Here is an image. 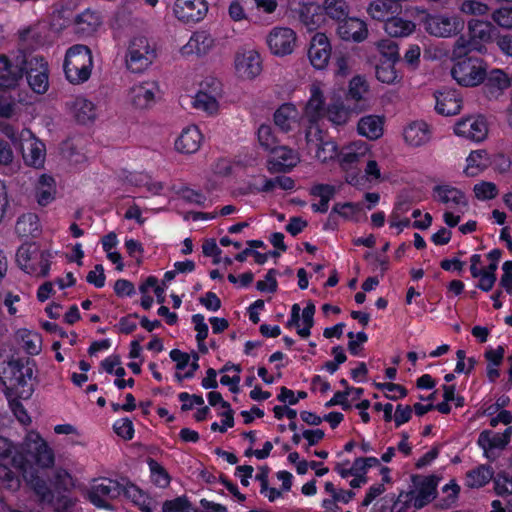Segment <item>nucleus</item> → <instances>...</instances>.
Wrapping results in <instances>:
<instances>
[{
    "label": "nucleus",
    "mask_w": 512,
    "mask_h": 512,
    "mask_svg": "<svg viewBox=\"0 0 512 512\" xmlns=\"http://www.w3.org/2000/svg\"><path fill=\"white\" fill-rule=\"evenodd\" d=\"M158 84L154 81H145L133 85L128 92V100L136 109H148L155 103Z\"/></svg>",
    "instance_id": "11"
},
{
    "label": "nucleus",
    "mask_w": 512,
    "mask_h": 512,
    "mask_svg": "<svg viewBox=\"0 0 512 512\" xmlns=\"http://www.w3.org/2000/svg\"><path fill=\"white\" fill-rule=\"evenodd\" d=\"M359 134L370 140H376L383 134V119L377 115H368L358 121Z\"/></svg>",
    "instance_id": "32"
},
{
    "label": "nucleus",
    "mask_w": 512,
    "mask_h": 512,
    "mask_svg": "<svg viewBox=\"0 0 512 512\" xmlns=\"http://www.w3.org/2000/svg\"><path fill=\"white\" fill-rule=\"evenodd\" d=\"M510 86V80L502 70H493L489 73L485 83L486 93L491 97H497L500 92Z\"/></svg>",
    "instance_id": "38"
},
{
    "label": "nucleus",
    "mask_w": 512,
    "mask_h": 512,
    "mask_svg": "<svg viewBox=\"0 0 512 512\" xmlns=\"http://www.w3.org/2000/svg\"><path fill=\"white\" fill-rule=\"evenodd\" d=\"M369 156V147L363 141L352 142L339 153V164L344 171L358 168Z\"/></svg>",
    "instance_id": "12"
},
{
    "label": "nucleus",
    "mask_w": 512,
    "mask_h": 512,
    "mask_svg": "<svg viewBox=\"0 0 512 512\" xmlns=\"http://www.w3.org/2000/svg\"><path fill=\"white\" fill-rule=\"evenodd\" d=\"M266 42L272 54L285 56L293 52L296 34L288 27H276L269 32Z\"/></svg>",
    "instance_id": "9"
},
{
    "label": "nucleus",
    "mask_w": 512,
    "mask_h": 512,
    "mask_svg": "<svg viewBox=\"0 0 512 512\" xmlns=\"http://www.w3.org/2000/svg\"><path fill=\"white\" fill-rule=\"evenodd\" d=\"M148 465L152 474V481L161 488H166L170 483V476L165 468L154 459H149Z\"/></svg>",
    "instance_id": "49"
},
{
    "label": "nucleus",
    "mask_w": 512,
    "mask_h": 512,
    "mask_svg": "<svg viewBox=\"0 0 512 512\" xmlns=\"http://www.w3.org/2000/svg\"><path fill=\"white\" fill-rule=\"evenodd\" d=\"M214 40L210 34L205 31L195 32L189 41L181 48V54L184 56H202L207 54L213 47Z\"/></svg>",
    "instance_id": "24"
},
{
    "label": "nucleus",
    "mask_w": 512,
    "mask_h": 512,
    "mask_svg": "<svg viewBox=\"0 0 512 512\" xmlns=\"http://www.w3.org/2000/svg\"><path fill=\"white\" fill-rule=\"evenodd\" d=\"M92 66V54L87 46L78 44L67 50L64 72L70 83L80 84L87 81L91 75Z\"/></svg>",
    "instance_id": "1"
},
{
    "label": "nucleus",
    "mask_w": 512,
    "mask_h": 512,
    "mask_svg": "<svg viewBox=\"0 0 512 512\" xmlns=\"http://www.w3.org/2000/svg\"><path fill=\"white\" fill-rule=\"evenodd\" d=\"M53 485L58 491H70L73 486V478L67 470L59 468L55 471Z\"/></svg>",
    "instance_id": "56"
},
{
    "label": "nucleus",
    "mask_w": 512,
    "mask_h": 512,
    "mask_svg": "<svg viewBox=\"0 0 512 512\" xmlns=\"http://www.w3.org/2000/svg\"><path fill=\"white\" fill-rule=\"evenodd\" d=\"M293 10L308 30H315L323 21L322 8L315 3L298 2Z\"/></svg>",
    "instance_id": "26"
},
{
    "label": "nucleus",
    "mask_w": 512,
    "mask_h": 512,
    "mask_svg": "<svg viewBox=\"0 0 512 512\" xmlns=\"http://www.w3.org/2000/svg\"><path fill=\"white\" fill-rule=\"evenodd\" d=\"M395 63L391 61H381L375 68L376 78L385 84H395L399 82L400 77L395 69Z\"/></svg>",
    "instance_id": "44"
},
{
    "label": "nucleus",
    "mask_w": 512,
    "mask_h": 512,
    "mask_svg": "<svg viewBox=\"0 0 512 512\" xmlns=\"http://www.w3.org/2000/svg\"><path fill=\"white\" fill-rule=\"evenodd\" d=\"M23 77L22 64L17 63V55L10 61L4 54L0 55V87L14 88Z\"/></svg>",
    "instance_id": "22"
},
{
    "label": "nucleus",
    "mask_w": 512,
    "mask_h": 512,
    "mask_svg": "<svg viewBox=\"0 0 512 512\" xmlns=\"http://www.w3.org/2000/svg\"><path fill=\"white\" fill-rule=\"evenodd\" d=\"M123 485L119 482L103 478L99 482H95L89 492L88 499L98 508L111 510L110 501L122 494Z\"/></svg>",
    "instance_id": "5"
},
{
    "label": "nucleus",
    "mask_w": 512,
    "mask_h": 512,
    "mask_svg": "<svg viewBox=\"0 0 512 512\" xmlns=\"http://www.w3.org/2000/svg\"><path fill=\"white\" fill-rule=\"evenodd\" d=\"M39 251L33 245H22L16 253V261L19 267L26 273H35L36 268L33 261L37 259ZM40 265H41V276H46L49 270V264L47 259L44 258L43 254L40 253Z\"/></svg>",
    "instance_id": "19"
},
{
    "label": "nucleus",
    "mask_w": 512,
    "mask_h": 512,
    "mask_svg": "<svg viewBox=\"0 0 512 512\" xmlns=\"http://www.w3.org/2000/svg\"><path fill=\"white\" fill-rule=\"evenodd\" d=\"M192 104L194 108L202 110L210 115L218 111V102L216 98L206 92H198L193 98Z\"/></svg>",
    "instance_id": "47"
},
{
    "label": "nucleus",
    "mask_w": 512,
    "mask_h": 512,
    "mask_svg": "<svg viewBox=\"0 0 512 512\" xmlns=\"http://www.w3.org/2000/svg\"><path fill=\"white\" fill-rule=\"evenodd\" d=\"M384 29L392 37H404L414 31L415 24L400 17H391L387 18Z\"/></svg>",
    "instance_id": "40"
},
{
    "label": "nucleus",
    "mask_w": 512,
    "mask_h": 512,
    "mask_svg": "<svg viewBox=\"0 0 512 512\" xmlns=\"http://www.w3.org/2000/svg\"><path fill=\"white\" fill-rule=\"evenodd\" d=\"M17 63L22 64L23 74H26V77L34 74H41L44 72H48V64L44 60L42 56L35 55L32 53L26 54L24 52H20L17 55Z\"/></svg>",
    "instance_id": "31"
},
{
    "label": "nucleus",
    "mask_w": 512,
    "mask_h": 512,
    "mask_svg": "<svg viewBox=\"0 0 512 512\" xmlns=\"http://www.w3.org/2000/svg\"><path fill=\"white\" fill-rule=\"evenodd\" d=\"M27 81L34 92L38 94H43L47 91L49 86L48 72H44L37 75L32 74L29 77H27Z\"/></svg>",
    "instance_id": "59"
},
{
    "label": "nucleus",
    "mask_w": 512,
    "mask_h": 512,
    "mask_svg": "<svg viewBox=\"0 0 512 512\" xmlns=\"http://www.w3.org/2000/svg\"><path fill=\"white\" fill-rule=\"evenodd\" d=\"M383 61L397 62L399 60L398 44L392 39H383L375 43Z\"/></svg>",
    "instance_id": "48"
},
{
    "label": "nucleus",
    "mask_w": 512,
    "mask_h": 512,
    "mask_svg": "<svg viewBox=\"0 0 512 512\" xmlns=\"http://www.w3.org/2000/svg\"><path fill=\"white\" fill-rule=\"evenodd\" d=\"M436 111L445 116L456 115L462 107L460 94L453 89H443L435 93Z\"/></svg>",
    "instance_id": "21"
},
{
    "label": "nucleus",
    "mask_w": 512,
    "mask_h": 512,
    "mask_svg": "<svg viewBox=\"0 0 512 512\" xmlns=\"http://www.w3.org/2000/svg\"><path fill=\"white\" fill-rule=\"evenodd\" d=\"M471 39L483 43L492 41L496 28L491 22L473 19L468 22Z\"/></svg>",
    "instance_id": "34"
},
{
    "label": "nucleus",
    "mask_w": 512,
    "mask_h": 512,
    "mask_svg": "<svg viewBox=\"0 0 512 512\" xmlns=\"http://www.w3.org/2000/svg\"><path fill=\"white\" fill-rule=\"evenodd\" d=\"M235 69L240 78L254 79L262 71L259 53L254 50L238 53L235 58Z\"/></svg>",
    "instance_id": "15"
},
{
    "label": "nucleus",
    "mask_w": 512,
    "mask_h": 512,
    "mask_svg": "<svg viewBox=\"0 0 512 512\" xmlns=\"http://www.w3.org/2000/svg\"><path fill=\"white\" fill-rule=\"evenodd\" d=\"M325 13L339 22L348 17L349 6L344 0H325L323 3Z\"/></svg>",
    "instance_id": "45"
},
{
    "label": "nucleus",
    "mask_w": 512,
    "mask_h": 512,
    "mask_svg": "<svg viewBox=\"0 0 512 512\" xmlns=\"http://www.w3.org/2000/svg\"><path fill=\"white\" fill-rule=\"evenodd\" d=\"M403 136L408 145L417 148L430 141L431 130L426 122L414 121L405 127Z\"/></svg>",
    "instance_id": "25"
},
{
    "label": "nucleus",
    "mask_w": 512,
    "mask_h": 512,
    "mask_svg": "<svg viewBox=\"0 0 512 512\" xmlns=\"http://www.w3.org/2000/svg\"><path fill=\"white\" fill-rule=\"evenodd\" d=\"M437 481L435 477L418 478L415 489L407 495V502L420 509L435 498Z\"/></svg>",
    "instance_id": "14"
},
{
    "label": "nucleus",
    "mask_w": 512,
    "mask_h": 512,
    "mask_svg": "<svg viewBox=\"0 0 512 512\" xmlns=\"http://www.w3.org/2000/svg\"><path fill=\"white\" fill-rule=\"evenodd\" d=\"M305 138L309 146H315L316 158L322 163L339 158L337 145L331 139H326L319 125H309L306 129Z\"/></svg>",
    "instance_id": "7"
},
{
    "label": "nucleus",
    "mask_w": 512,
    "mask_h": 512,
    "mask_svg": "<svg viewBox=\"0 0 512 512\" xmlns=\"http://www.w3.org/2000/svg\"><path fill=\"white\" fill-rule=\"evenodd\" d=\"M33 365L26 359H12L8 361L7 367L4 368L3 374L10 380L12 386L27 385L28 381L33 378Z\"/></svg>",
    "instance_id": "16"
},
{
    "label": "nucleus",
    "mask_w": 512,
    "mask_h": 512,
    "mask_svg": "<svg viewBox=\"0 0 512 512\" xmlns=\"http://www.w3.org/2000/svg\"><path fill=\"white\" fill-rule=\"evenodd\" d=\"M311 96L305 106L304 118L309 125H318V121L325 115L324 94L318 83H313L310 88Z\"/></svg>",
    "instance_id": "20"
},
{
    "label": "nucleus",
    "mask_w": 512,
    "mask_h": 512,
    "mask_svg": "<svg viewBox=\"0 0 512 512\" xmlns=\"http://www.w3.org/2000/svg\"><path fill=\"white\" fill-rule=\"evenodd\" d=\"M433 197L436 201L446 205L451 210H461L468 206L465 194L458 188L450 185H439L433 189Z\"/></svg>",
    "instance_id": "18"
},
{
    "label": "nucleus",
    "mask_w": 512,
    "mask_h": 512,
    "mask_svg": "<svg viewBox=\"0 0 512 512\" xmlns=\"http://www.w3.org/2000/svg\"><path fill=\"white\" fill-rule=\"evenodd\" d=\"M473 192L479 200H490L497 196L498 189L494 183L483 181L474 185Z\"/></svg>",
    "instance_id": "54"
},
{
    "label": "nucleus",
    "mask_w": 512,
    "mask_h": 512,
    "mask_svg": "<svg viewBox=\"0 0 512 512\" xmlns=\"http://www.w3.org/2000/svg\"><path fill=\"white\" fill-rule=\"evenodd\" d=\"M20 140L22 142L21 152L24 162L28 166L41 168L44 165L46 157L44 143L37 139L28 129L22 130Z\"/></svg>",
    "instance_id": "8"
},
{
    "label": "nucleus",
    "mask_w": 512,
    "mask_h": 512,
    "mask_svg": "<svg viewBox=\"0 0 512 512\" xmlns=\"http://www.w3.org/2000/svg\"><path fill=\"white\" fill-rule=\"evenodd\" d=\"M424 29L435 37H452L464 28V22L456 16L428 15L425 17Z\"/></svg>",
    "instance_id": "6"
},
{
    "label": "nucleus",
    "mask_w": 512,
    "mask_h": 512,
    "mask_svg": "<svg viewBox=\"0 0 512 512\" xmlns=\"http://www.w3.org/2000/svg\"><path fill=\"white\" fill-rule=\"evenodd\" d=\"M367 92L368 86L362 77L356 76L352 78L349 83V92L347 97L348 101H355V105L351 108L352 111L359 113L368 107V103L365 98V94H367Z\"/></svg>",
    "instance_id": "29"
},
{
    "label": "nucleus",
    "mask_w": 512,
    "mask_h": 512,
    "mask_svg": "<svg viewBox=\"0 0 512 512\" xmlns=\"http://www.w3.org/2000/svg\"><path fill=\"white\" fill-rule=\"evenodd\" d=\"M398 9L394 0H375L368 7V13L375 20L383 21Z\"/></svg>",
    "instance_id": "43"
},
{
    "label": "nucleus",
    "mask_w": 512,
    "mask_h": 512,
    "mask_svg": "<svg viewBox=\"0 0 512 512\" xmlns=\"http://www.w3.org/2000/svg\"><path fill=\"white\" fill-rule=\"evenodd\" d=\"M478 445L484 450L485 456L489 460L494 461L498 457V454L495 453L494 450H503L508 444L507 441L502 438L500 433L485 430L479 435Z\"/></svg>",
    "instance_id": "28"
},
{
    "label": "nucleus",
    "mask_w": 512,
    "mask_h": 512,
    "mask_svg": "<svg viewBox=\"0 0 512 512\" xmlns=\"http://www.w3.org/2000/svg\"><path fill=\"white\" fill-rule=\"evenodd\" d=\"M495 492L500 495L512 494V477H509L506 472H499L494 477Z\"/></svg>",
    "instance_id": "55"
},
{
    "label": "nucleus",
    "mask_w": 512,
    "mask_h": 512,
    "mask_svg": "<svg viewBox=\"0 0 512 512\" xmlns=\"http://www.w3.org/2000/svg\"><path fill=\"white\" fill-rule=\"evenodd\" d=\"M459 10L467 15L481 16L485 15L489 11V7L476 0H464L460 5Z\"/></svg>",
    "instance_id": "57"
},
{
    "label": "nucleus",
    "mask_w": 512,
    "mask_h": 512,
    "mask_svg": "<svg viewBox=\"0 0 512 512\" xmlns=\"http://www.w3.org/2000/svg\"><path fill=\"white\" fill-rule=\"evenodd\" d=\"M325 115L333 125L343 126L350 119V109L342 103H334L328 106Z\"/></svg>",
    "instance_id": "46"
},
{
    "label": "nucleus",
    "mask_w": 512,
    "mask_h": 512,
    "mask_svg": "<svg viewBox=\"0 0 512 512\" xmlns=\"http://www.w3.org/2000/svg\"><path fill=\"white\" fill-rule=\"evenodd\" d=\"M294 185L295 183L292 178L287 176H277L275 178L266 179L264 185L261 188V191L270 192L277 187L283 190H291L293 189Z\"/></svg>",
    "instance_id": "52"
},
{
    "label": "nucleus",
    "mask_w": 512,
    "mask_h": 512,
    "mask_svg": "<svg viewBox=\"0 0 512 512\" xmlns=\"http://www.w3.org/2000/svg\"><path fill=\"white\" fill-rule=\"evenodd\" d=\"M155 44L147 37L138 35L128 44L126 52V67L133 73L145 71L156 59Z\"/></svg>",
    "instance_id": "2"
},
{
    "label": "nucleus",
    "mask_w": 512,
    "mask_h": 512,
    "mask_svg": "<svg viewBox=\"0 0 512 512\" xmlns=\"http://www.w3.org/2000/svg\"><path fill=\"white\" fill-rule=\"evenodd\" d=\"M71 110L77 122L81 124L91 122L96 117L94 104L84 97L75 98L71 104Z\"/></svg>",
    "instance_id": "33"
},
{
    "label": "nucleus",
    "mask_w": 512,
    "mask_h": 512,
    "mask_svg": "<svg viewBox=\"0 0 512 512\" xmlns=\"http://www.w3.org/2000/svg\"><path fill=\"white\" fill-rule=\"evenodd\" d=\"M337 34L346 41H363L368 34L366 24L358 18H345L339 22Z\"/></svg>",
    "instance_id": "23"
},
{
    "label": "nucleus",
    "mask_w": 512,
    "mask_h": 512,
    "mask_svg": "<svg viewBox=\"0 0 512 512\" xmlns=\"http://www.w3.org/2000/svg\"><path fill=\"white\" fill-rule=\"evenodd\" d=\"M258 140L262 148L272 151L277 146V138L270 125H261L258 129Z\"/></svg>",
    "instance_id": "50"
},
{
    "label": "nucleus",
    "mask_w": 512,
    "mask_h": 512,
    "mask_svg": "<svg viewBox=\"0 0 512 512\" xmlns=\"http://www.w3.org/2000/svg\"><path fill=\"white\" fill-rule=\"evenodd\" d=\"M489 159L485 150L472 151L466 159L464 174L475 177L488 167Z\"/></svg>",
    "instance_id": "35"
},
{
    "label": "nucleus",
    "mask_w": 512,
    "mask_h": 512,
    "mask_svg": "<svg viewBox=\"0 0 512 512\" xmlns=\"http://www.w3.org/2000/svg\"><path fill=\"white\" fill-rule=\"evenodd\" d=\"M297 111L291 104H284L274 113V122L283 132L291 130L296 123Z\"/></svg>",
    "instance_id": "41"
},
{
    "label": "nucleus",
    "mask_w": 512,
    "mask_h": 512,
    "mask_svg": "<svg viewBox=\"0 0 512 512\" xmlns=\"http://www.w3.org/2000/svg\"><path fill=\"white\" fill-rule=\"evenodd\" d=\"M314 313H315V305L313 303H308L307 306L302 311V321L304 324L303 328H299L297 333L301 337H308L310 335V329L314 324Z\"/></svg>",
    "instance_id": "58"
},
{
    "label": "nucleus",
    "mask_w": 512,
    "mask_h": 512,
    "mask_svg": "<svg viewBox=\"0 0 512 512\" xmlns=\"http://www.w3.org/2000/svg\"><path fill=\"white\" fill-rule=\"evenodd\" d=\"M31 486L41 502L52 504L54 495L45 480L35 477L31 480Z\"/></svg>",
    "instance_id": "53"
},
{
    "label": "nucleus",
    "mask_w": 512,
    "mask_h": 512,
    "mask_svg": "<svg viewBox=\"0 0 512 512\" xmlns=\"http://www.w3.org/2000/svg\"><path fill=\"white\" fill-rule=\"evenodd\" d=\"M202 135L197 126L185 128L175 142L177 151L181 153H194L201 145Z\"/></svg>",
    "instance_id": "27"
},
{
    "label": "nucleus",
    "mask_w": 512,
    "mask_h": 512,
    "mask_svg": "<svg viewBox=\"0 0 512 512\" xmlns=\"http://www.w3.org/2000/svg\"><path fill=\"white\" fill-rule=\"evenodd\" d=\"M502 269L504 273L500 279V285L508 294L512 295V261H506Z\"/></svg>",
    "instance_id": "64"
},
{
    "label": "nucleus",
    "mask_w": 512,
    "mask_h": 512,
    "mask_svg": "<svg viewBox=\"0 0 512 512\" xmlns=\"http://www.w3.org/2000/svg\"><path fill=\"white\" fill-rule=\"evenodd\" d=\"M192 510V505L186 496L166 500L162 506V512H191Z\"/></svg>",
    "instance_id": "51"
},
{
    "label": "nucleus",
    "mask_w": 512,
    "mask_h": 512,
    "mask_svg": "<svg viewBox=\"0 0 512 512\" xmlns=\"http://www.w3.org/2000/svg\"><path fill=\"white\" fill-rule=\"evenodd\" d=\"M331 56V46L327 36L323 33L315 34L310 42L308 57L316 69H323L327 66Z\"/></svg>",
    "instance_id": "17"
},
{
    "label": "nucleus",
    "mask_w": 512,
    "mask_h": 512,
    "mask_svg": "<svg viewBox=\"0 0 512 512\" xmlns=\"http://www.w3.org/2000/svg\"><path fill=\"white\" fill-rule=\"evenodd\" d=\"M15 231L23 238L36 237L40 231L38 216L33 213L23 214L16 222Z\"/></svg>",
    "instance_id": "36"
},
{
    "label": "nucleus",
    "mask_w": 512,
    "mask_h": 512,
    "mask_svg": "<svg viewBox=\"0 0 512 512\" xmlns=\"http://www.w3.org/2000/svg\"><path fill=\"white\" fill-rule=\"evenodd\" d=\"M492 19L502 28H512V7L500 8L494 11L492 13Z\"/></svg>",
    "instance_id": "61"
},
{
    "label": "nucleus",
    "mask_w": 512,
    "mask_h": 512,
    "mask_svg": "<svg viewBox=\"0 0 512 512\" xmlns=\"http://www.w3.org/2000/svg\"><path fill=\"white\" fill-rule=\"evenodd\" d=\"M451 75L459 85L474 87L485 79L486 66L478 57L464 58L454 64Z\"/></svg>",
    "instance_id": "3"
},
{
    "label": "nucleus",
    "mask_w": 512,
    "mask_h": 512,
    "mask_svg": "<svg viewBox=\"0 0 512 512\" xmlns=\"http://www.w3.org/2000/svg\"><path fill=\"white\" fill-rule=\"evenodd\" d=\"M114 431L118 436L125 440L132 439L134 433L132 421L128 418H123L116 421L114 424Z\"/></svg>",
    "instance_id": "62"
},
{
    "label": "nucleus",
    "mask_w": 512,
    "mask_h": 512,
    "mask_svg": "<svg viewBox=\"0 0 512 512\" xmlns=\"http://www.w3.org/2000/svg\"><path fill=\"white\" fill-rule=\"evenodd\" d=\"M271 153L274 154V158L276 160L274 166H278L279 170H290L300 161L298 153L287 146L277 145Z\"/></svg>",
    "instance_id": "37"
},
{
    "label": "nucleus",
    "mask_w": 512,
    "mask_h": 512,
    "mask_svg": "<svg viewBox=\"0 0 512 512\" xmlns=\"http://www.w3.org/2000/svg\"><path fill=\"white\" fill-rule=\"evenodd\" d=\"M174 14L184 23H194L202 20L208 11L205 0H176Z\"/></svg>",
    "instance_id": "13"
},
{
    "label": "nucleus",
    "mask_w": 512,
    "mask_h": 512,
    "mask_svg": "<svg viewBox=\"0 0 512 512\" xmlns=\"http://www.w3.org/2000/svg\"><path fill=\"white\" fill-rule=\"evenodd\" d=\"M336 189L329 184H315L310 188V194L320 200L329 202L335 195Z\"/></svg>",
    "instance_id": "60"
},
{
    "label": "nucleus",
    "mask_w": 512,
    "mask_h": 512,
    "mask_svg": "<svg viewBox=\"0 0 512 512\" xmlns=\"http://www.w3.org/2000/svg\"><path fill=\"white\" fill-rule=\"evenodd\" d=\"M276 274H277L276 270H274V269L269 270L265 276V280H261L256 283V288L262 292H264V291H269L272 293L275 292L277 289Z\"/></svg>",
    "instance_id": "63"
},
{
    "label": "nucleus",
    "mask_w": 512,
    "mask_h": 512,
    "mask_svg": "<svg viewBox=\"0 0 512 512\" xmlns=\"http://www.w3.org/2000/svg\"><path fill=\"white\" fill-rule=\"evenodd\" d=\"M75 24L78 32L82 34H91L101 24V17L98 13L86 9L75 18Z\"/></svg>",
    "instance_id": "42"
},
{
    "label": "nucleus",
    "mask_w": 512,
    "mask_h": 512,
    "mask_svg": "<svg viewBox=\"0 0 512 512\" xmlns=\"http://www.w3.org/2000/svg\"><path fill=\"white\" fill-rule=\"evenodd\" d=\"M494 470L488 465H479L467 473L466 484L471 488H480L494 480Z\"/></svg>",
    "instance_id": "39"
},
{
    "label": "nucleus",
    "mask_w": 512,
    "mask_h": 512,
    "mask_svg": "<svg viewBox=\"0 0 512 512\" xmlns=\"http://www.w3.org/2000/svg\"><path fill=\"white\" fill-rule=\"evenodd\" d=\"M454 131L460 137L480 142L488 135V124L482 116H470L458 121Z\"/></svg>",
    "instance_id": "10"
},
{
    "label": "nucleus",
    "mask_w": 512,
    "mask_h": 512,
    "mask_svg": "<svg viewBox=\"0 0 512 512\" xmlns=\"http://www.w3.org/2000/svg\"><path fill=\"white\" fill-rule=\"evenodd\" d=\"M21 449L24 454L29 456L41 468L48 469L54 465L55 455L53 449L34 430L27 432L21 443Z\"/></svg>",
    "instance_id": "4"
},
{
    "label": "nucleus",
    "mask_w": 512,
    "mask_h": 512,
    "mask_svg": "<svg viewBox=\"0 0 512 512\" xmlns=\"http://www.w3.org/2000/svg\"><path fill=\"white\" fill-rule=\"evenodd\" d=\"M56 194V185L53 177L43 174L35 184V198L39 205L46 206L52 202Z\"/></svg>",
    "instance_id": "30"
}]
</instances>
